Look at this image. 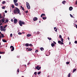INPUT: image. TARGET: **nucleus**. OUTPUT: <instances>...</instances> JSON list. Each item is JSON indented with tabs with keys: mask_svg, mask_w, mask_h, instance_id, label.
<instances>
[{
	"mask_svg": "<svg viewBox=\"0 0 77 77\" xmlns=\"http://www.w3.org/2000/svg\"><path fill=\"white\" fill-rule=\"evenodd\" d=\"M14 14H19L20 15L21 14L20 13V10L17 7L15 8V9H14Z\"/></svg>",
	"mask_w": 77,
	"mask_h": 77,
	"instance_id": "obj_1",
	"label": "nucleus"
},
{
	"mask_svg": "<svg viewBox=\"0 0 77 77\" xmlns=\"http://www.w3.org/2000/svg\"><path fill=\"white\" fill-rule=\"evenodd\" d=\"M60 40H60H59L58 41V43L60 45H64V43H63V38H61Z\"/></svg>",
	"mask_w": 77,
	"mask_h": 77,
	"instance_id": "obj_2",
	"label": "nucleus"
},
{
	"mask_svg": "<svg viewBox=\"0 0 77 77\" xmlns=\"http://www.w3.org/2000/svg\"><path fill=\"white\" fill-rule=\"evenodd\" d=\"M19 24L21 26H23V24L25 25V22L22 21L21 20H20L19 22Z\"/></svg>",
	"mask_w": 77,
	"mask_h": 77,
	"instance_id": "obj_3",
	"label": "nucleus"
},
{
	"mask_svg": "<svg viewBox=\"0 0 77 77\" xmlns=\"http://www.w3.org/2000/svg\"><path fill=\"white\" fill-rule=\"evenodd\" d=\"M26 6L27 9H30V6L28 2H26Z\"/></svg>",
	"mask_w": 77,
	"mask_h": 77,
	"instance_id": "obj_4",
	"label": "nucleus"
},
{
	"mask_svg": "<svg viewBox=\"0 0 77 77\" xmlns=\"http://www.w3.org/2000/svg\"><path fill=\"white\" fill-rule=\"evenodd\" d=\"M11 48V51H13L14 50V48L13 46H10V48Z\"/></svg>",
	"mask_w": 77,
	"mask_h": 77,
	"instance_id": "obj_5",
	"label": "nucleus"
},
{
	"mask_svg": "<svg viewBox=\"0 0 77 77\" xmlns=\"http://www.w3.org/2000/svg\"><path fill=\"white\" fill-rule=\"evenodd\" d=\"M38 20V18L36 17H35L33 18V20L34 21H36Z\"/></svg>",
	"mask_w": 77,
	"mask_h": 77,
	"instance_id": "obj_6",
	"label": "nucleus"
},
{
	"mask_svg": "<svg viewBox=\"0 0 77 77\" xmlns=\"http://www.w3.org/2000/svg\"><path fill=\"white\" fill-rule=\"evenodd\" d=\"M17 20L16 19H14V23L16 24L17 23Z\"/></svg>",
	"mask_w": 77,
	"mask_h": 77,
	"instance_id": "obj_7",
	"label": "nucleus"
},
{
	"mask_svg": "<svg viewBox=\"0 0 77 77\" xmlns=\"http://www.w3.org/2000/svg\"><path fill=\"white\" fill-rule=\"evenodd\" d=\"M23 46H25L26 47H28L29 46V44L28 43H26V44H23Z\"/></svg>",
	"mask_w": 77,
	"mask_h": 77,
	"instance_id": "obj_8",
	"label": "nucleus"
},
{
	"mask_svg": "<svg viewBox=\"0 0 77 77\" xmlns=\"http://www.w3.org/2000/svg\"><path fill=\"white\" fill-rule=\"evenodd\" d=\"M45 14H42L41 15V17H42L43 16H45Z\"/></svg>",
	"mask_w": 77,
	"mask_h": 77,
	"instance_id": "obj_9",
	"label": "nucleus"
},
{
	"mask_svg": "<svg viewBox=\"0 0 77 77\" xmlns=\"http://www.w3.org/2000/svg\"><path fill=\"white\" fill-rule=\"evenodd\" d=\"M39 66H38L36 67H35V69H37V70H39Z\"/></svg>",
	"mask_w": 77,
	"mask_h": 77,
	"instance_id": "obj_10",
	"label": "nucleus"
},
{
	"mask_svg": "<svg viewBox=\"0 0 77 77\" xmlns=\"http://www.w3.org/2000/svg\"><path fill=\"white\" fill-rule=\"evenodd\" d=\"M73 9V8L72 7H70L69 8V10L71 11H72Z\"/></svg>",
	"mask_w": 77,
	"mask_h": 77,
	"instance_id": "obj_11",
	"label": "nucleus"
},
{
	"mask_svg": "<svg viewBox=\"0 0 77 77\" xmlns=\"http://www.w3.org/2000/svg\"><path fill=\"white\" fill-rule=\"evenodd\" d=\"M66 1H62V3L63 4V5H65V3H66Z\"/></svg>",
	"mask_w": 77,
	"mask_h": 77,
	"instance_id": "obj_12",
	"label": "nucleus"
},
{
	"mask_svg": "<svg viewBox=\"0 0 77 77\" xmlns=\"http://www.w3.org/2000/svg\"><path fill=\"white\" fill-rule=\"evenodd\" d=\"M5 20H4V18L3 19H1V21H2V23H3L5 22Z\"/></svg>",
	"mask_w": 77,
	"mask_h": 77,
	"instance_id": "obj_13",
	"label": "nucleus"
},
{
	"mask_svg": "<svg viewBox=\"0 0 77 77\" xmlns=\"http://www.w3.org/2000/svg\"><path fill=\"white\" fill-rule=\"evenodd\" d=\"M31 35H31L30 34H28V35H27L26 36L28 37H29L31 36Z\"/></svg>",
	"mask_w": 77,
	"mask_h": 77,
	"instance_id": "obj_14",
	"label": "nucleus"
},
{
	"mask_svg": "<svg viewBox=\"0 0 77 77\" xmlns=\"http://www.w3.org/2000/svg\"><path fill=\"white\" fill-rule=\"evenodd\" d=\"M42 18H43V19L44 20H45L47 19V17H42Z\"/></svg>",
	"mask_w": 77,
	"mask_h": 77,
	"instance_id": "obj_15",
	"label": "nucleus"
},
{
	"mask_svg": "<svg viewBox=\"0 0 77 77\" xmlns=\"http://www.w3.org/2000/svg\"><path fill=\"white\" fill-rule=\"evenodd\" d=\"M51 46L52 47H54L55 46V45L54 44V43H52L51 44Z\"/></svg>",
	"mask_w": 77,
	"mask_h": 77,
	"instance_id": "obj_16",
	"label": "nucleus"
},
{
	"mask_svg": "<svg viewBox=\"0 0 77 77\" xmlns=\"http://www.w3.org/2000/svg\"><path fill=\"white\" fill-rule=\"evenodd\" d=\"M77 69H73V71L72 72L73 73H74V72L75 71H76Z\"/></svg>",
	"mask_w": 77,
	"mask_h": 77,
	"instance_id": "obj_17",
	"label": "nucleus"
},
{
	"mask_svg": "<svg viewBox=\"0 0 77 77\" xmlns=\"http://www.w3.org/2000/svg\"><path fill=\"white\" fill-rule=\"evenodd\" d=\"M18 1V0H14V3H16Z\"/></svg>",
	"mask_w": 77,
	"mask_h": 77,
	"instance_id": "obj_18",
	"label": "nucleus"
},
{
	"mask_svg": "<svg viewBox=\"0 0 77 77\" xmlns=\"http://www.w3.org/2000/svg\"><path fill=\"white\" fill-rule=\"evenodd\" d=\"M2 41L4 42H7V41L5 39H2Z\"/></svg>",
	"mask_w": 77,
	"mask_h": 77,
	"instance_id": "obj_19",
	"label": "nucleus"
},
{
	"mask_svg": "<svg viewBox=\"0 0 77 77\" xmlns=\"http://www.w3.org/2000/svg\"><path fill=\"white\" fill-rule=\"evenodd\" d=\"M40 50L41 51H43L44 50V49L43 48H41Z\"/></svg>",
	"mask_w": 77,
	"mask_h": 77,
	"instance_id": "obj_20",
	"label": "nucleus"
},
{
	"mask_svg": "<svg viewBox=\"0 0 77 77\" xmlns=\"http://www.w3.org/2000/svg\"><path fill=\"white\" fill-rule=\"evenodd\" d=\"M32 50V49H31L30 48H29V49H28V51H31Z\"/></svg>",
	"mask_w": 77,
	"mask_h": 77,
	"instance_id": "obj_21",
	"label": "nucleus"
},
{
	"mask_svg": "<svg viewBox=\"0 0 77 77\" xmlns=\"http://www.w3.org/2000/svg\"><path fill=\"white\" fill-rule=\"evenodd\" d=\"M20 8H21V9H22V10H23V11L24 10V8H23V7H22V6H20Z\"/></svg>",
	"mask_w": 77,
	"mask_h": 77,
	"instance_id": "obj_22",
	"label": "nucleus"
},
{
	"mask_svg": "<svg viewBox=\"0 0 77 77\" xmlns=\"http://www.w3.org/2000/svg\"><path fill=\"white\" fill-rule=\"evenodd\" d=\"M14 3V5H15L16 6H18V3Z\"/></svg>",
	"mask_w": 77,
	"mask_h": 77,
	"instance_id": "obj_23",
	"label": "nucleus"
},
{
	"mask_svg": "<svg viewBox=\"0 0 77 77\" xmlns=\"http://www.w3.org/2000/svg\"><path fill=\"white\" fill-rule=\"evenodd\" d=\"M5 54V52H1V51H0V54Z\"/></svg>",
	"mask_w": 77,
	"mask_h": 77,
	"instance_id": "obj_24",
	"label": "nucleus"
},
{
	"mask_svg": "<svg viewBox=\"0 0 77 77\" xmlns=\"http://www.w3.org/2000/svg\"><path fill=\"white\" fill-rule=\"evenodd\" d=\"M1 35H2V38L4 37L5 36L4 35V34H2V33H1Z\"/></svg>",
	"mask_w": 77,
	"mask_h": 77,
	"instance_id": "obj_25",
	"label": "nucleus"
},
{
	"mask_svg": "<svg viewBox=\"0 0 77 77\" xmlns=\"http://www.w3.org/2000/svg\"><path fill=\"white\" fill-rule=\"evenodd\" d=\"M2 31H4V32H5V29L3 28V29H2V30H1Z\"/></svg>",
	"mask_w": 77,
	"mask_h": 77,
	"instance_id": "obj_26",
	"label": "nucleus"
},
{
	"mask_svg": "<svg viewBox=\"0 0 77 77\" xmlns=\"http://www.w3.org/2000/svg\"><path fill=\"white\" fill-rule=\"evenodd\" d=\"M70 76H71V73H69L68 75V77H70Z\"/></svg>",
	"mask_w": 77,
	"mask_h": 77,
	"instance_id": "obj_27",
	"label": "nucleus"
},
{
	"mask_svg": "<svg viewBox=\"0 0 77 77\" xmlns=\"http://www.w3.org/2000/svg\"><path fill=\"white\" fill-rule=\"evenodd\" d=\"M0 28L1 29V30H2L3 28V26H0Z\"/></svg>",
	"mask_w": 77,
	"mask_h": 77,
	"instance_id": "obj_28",
	"label": "nucleus"
},
{
	"mask_svg": "<svg viewBox=\"0 0 77 77\" xmlns=\"http://www.w3.org/2000/svg\"><path fill=\"white\" fill-rule=\"evenodd\" d=\"M5 22L6 23H8L9 22V20L8 19H6L5 20Z\"/></svg>",
	"mask_w": 77,
	"mask_h": 77,
	"instance_id": "obj_29",
	"label": "nucleus"
},
{
	"mask_svg": "<svg viewBox=\"0 0 77 77\" xmlns=\"http://www.w3.org/2000/svg\"><path fill=\"white\" fill-rule=\"evenodd\" d=\"M41 72H37V74L39 75L40 74H41Z\"/></svg>",
	"mask_w": 77,
	"mask_h": 77,
	"instance_id": "obj_30",
	"label": "nucleus"
},
{
	"mask_svg": "<svg viewBox=\"0 0 77 77\" xmlns=\"http://www.w3.org/2000/svg\"><path fill=\"white\" fill-rule=\"evenodd\" d=\"M70 17L71 18H73L74 17L73 16L72 14H70Z\"/></svg>",
	"mask_w": 77,
	"mask_h": 77,
	"instance_id": "obj_31",
	"label": "nucleus"
},
{
	"mask_svg": "<svg viewBox=\"0 0 77 77\" xmlns=\"http://www.w3.org/2000/svg\"><path fill=\"white\" fill-rule=\"evenodd\" d=\"M6 3V2L5 1H3L2 3V4H5Z\"/></svg>",
	"mask_w": 77,
	"mask_h": 77,
	"instance_id": "obj_32",
	"label": "nucleus"
},
{
	"mask_svg": "<svg viewBox=\"0 0 77 77\" xmlns=\"http://www.w3.org/2000/svg\"><path fill=\"white\" fill-rule=\"evenodd\" d=\"M2 15L1 14H0V19L2 18Z\"/></svg>",
	"mask_w": 77,
	"mask_h": 77,
	"instance_id": "obj_33",
	"label": "nucleus"
},
{
	"mask_svg": "<svg viewBox=\"0 0 77 77\" xmlns=\"http://www.w3.org/2000/svg\"><path fill=\"white\" fill-rule=\"evenodd\" d=\"M29 46L31 47H32L33 46V45H32V44H30L29 45Z\"/></svg>",
	"mask_w": 77,
	"mask_h": 77,
	"instance_id": "obj_34",
	"label": "nucleus"
},
{
	"mask_svg": "<svg viewBox=\"0 0 77 77\" xmlns=\"http://www.w3.org/2000/svg\"><path fill=\"white\" fill-rule=\"evenodd\" d=\"M48 39L49 40H51L52 39L51 38H49V37L48 38Z\"/></svg>",
	"mask_w": 77,
	"mask_h": 77,
	"instance_id": "obj_35",
	"label": "nucleus"
},
{
	"mask_svg": "<svg viewBox=\"0 0 77 77\" xmlns=\"http://www.w3.org/2000/svg\"><path fill=\"white\" fill-rule=\"evenodd\" d=\"M38 52V50H36L35 51V53H37Z\"/></svg>",
	"mask_w": 77,
	"mask_h": 77,
	"instance_id": "obj_36",
	"label": "nucleus"
},
{
	"mask_svg": "<svg viewBox=\"0 0 77 77\" xmlns=\"http://www.w3.org/2000/svg\"><path fill=\"white\" fill-rule=\"evenodd\" d=\"M18 34L19 35H22V33L20 32H18Z\"/></svg>",
	"mask_w": 77,
	"mask_h": 77,
	"instance_id": "obj_37",
	"label": "nucleus"
},
{
	"mask_svg": "<svg viewBox=\"0 0 77 77\" xmlns=\"http://www.w3.org/2000/svg\"><path fill=\"white\" fill-rule=\"evenodd\" d=\"M37 74V72H35L34 73V74L35 75H36Z\"/></svg>",
	"mask_w": 77,
	"mask_h": 77,
	"instance_id": "obj_38",
	"label": "nucleus"
},
{
	"mask_svg": "<svg viewBox=\"0 0 77 77\" xmlns=\"http://www.w3.org/2000/svg\"><path fill=\"white\" fill-rule=\"evenodd\" d=\"M59 38H62V36L61 35H59Z\"/></svg>",
	"mask_w": 77,
	"mask_h": 77,
	"instance_id": "obj_39",
	"label": "nucleus"
},
{
	"mask_svg": "<svg viewBox=\"0 0 77 77\" xmlns=\"http://www.w3.org/2000/svg\"><path fill=\"white\" fill-rule=\"evenodd\" d=\"M7 25H5V26H4V28H6V27H7Z\"/></svg>",
	"mask_w": 77,
	"mask_h": 77,
	"instance_id": "obj_40",
	"label": "nucleus"
},
{
	"mask_svg": "<svg viewBox=\"0 0 77 77\" xmlns=\"http://www.w3.org/2000/svg\"><path fill=\"white\" fill-rule=\"evenodd\" d=\"M74 43H75V44H77V40H75V41Z\"/></svg>",
	"mask_w": 77,
	"mask_h": 77,
	"instance_id": "obj_41",
	"label": "nucleus"
},
{
	"mask_svg": "<svg viewBox=\"0 0 77 77\" xmlns=\"http://www.w3.org/2000/svg\"><path fill=\"white\" fill-rule=\"evenodd\" d=\"M13 21L14 20H13L12 19H11V22H13Z\"/></svg>",
	"mask_w": 77,
	"mask_h": 77,
	"instance_id": "obj_42",
	"label": "nucleus"
},
{
	"mask_svg": "<svg viewBox=\"0 0 77 77\" xmlns=\"http://www.w3.org/2000/svg\"><path fill=\"white\" fill-rule=\"evenodd\" d=\"M75 27L76 28H77V25L75 24Z\"/></svg>",
	"mask_w": 77,
	"mask_h": 77,
	"instance_id": "obj_43",
	"label": "nucleus"
},
{
	"mask_svg": "<svg viewBox=\"0 0 77 77\" xmlns=\"http://www.w3.org/2000/svg\"><path fill=\"white\" fill-rule=\"evenodd\" d=\"M2 8L3 9H4L5 8V7H2Z\"/></svg>",
	"mask_w": 77,
	"mask_h": 77,
	"instance_id": "obj_44",
	"label": "nucleus"
},
{
	"mask_svg": "<svg viewBox=\"0 0 77 77\" xmlns=\"http://www.w3.org/2000/svg\"><path fill=\"white\" fill-rule=\"evenodd\" d=\"M12 34H10V37H12Z\"/></svg>",
	"mask_w": 77,
	"mask_h": 77,
	"instance_id": "obj_45",
	"label": "nucleus"
},
{
	"mask_svg": "<svg viewBox=\"0 0 77 77\" xmlns=\"http://www.w3.org/2000/svg\"><path fill=\"white\" fill-rule=\"evenodd\" d=\"M66 64H69V62H66Z\"/></svg>",
	"mask_w": 77,
	"mask_h": 77,
	"instance_id": "obj_46",
	"label": "nucleus"
},
{
	"mask_svg": "<svg viewBox=\"0 0 77 77\" xmlns=\"http://www.w3.org/2000/svg\"><path fill=\"white\" fill-rule=\"evenodd\" d=\"M37 34H38L39 33V31L37 32Z\"/></svg>",
	"mask_w": 77,
	"mask_h": 77,
	"instance_id": "obj_47",
	"label": "nucleus"
},
{
	"mask_svg": "<svg viewBox=\"0 0 77 77\" xmlns=\"http://www.w3.org/2000/svg\"><path fill=\"white\" fill-rule=\"evenodd\" d=\"M57 28L55 30V31L56 32H57Z\"/></svg>",
	"mask_w": 77,
	"mask_h": 77,
	"instance_id": "obj_48",
	"label": "nucleus"
},
{
	"mask_svg": "<svg viewBox=\"0 0 77 77\" xmlns=\"http://www.w3.org/2000/svg\"><path fill=\"white\" fill-rule=\"evenodd\" d=\"M14 6L13 5H12V8H14Z\"/></svg>",
	"mask_w": 77,
	"mask_h": 77,
	"instance_id": "obj_49",
	"label": "nucleus"
},
{
	"mask_svg": "<svg viewBox=\"0 0 77 77\" xmlns=\"http://www.w3.org/2000/svg\"><path fill=\"white\" fill-rule=\"evenodd\" d=\"M53 42L54 43V44H57L56 43V42H55L54 41H53Z\"/></svg>",
	"mask_w": 77,
	"mask_h": 77,
	"instance_id": "obj_50",
	"label": "nucleus"
},
{
	"mask_svg": "<svg viewBox=\"0 0 77 77\" xmlns=\"http://www.w3.org/2000/svg\"><path fill=\"white\" fill-rule=\"evenodd\" d=\"M28 13V11H25V13H26V14H27V13Z\"/></svg>",
	"mask_w": 77,
	"mask_h": 77,
	"instance_id": "obj_51",
	"label": "nucleus"
},
{
	"mask_svg": "<svg viewBox=\"0 0 77 77\" xmlns=\"http://www.w3.org/2000/svg\"><path fill=\"white\" fill-rule=\"evenodd\" d=\"M31 64V63H30V62H29L28 63V65H29L30 64Z\"/></svg>",
	"mask_w": 77,
	"mask_h": 77,
	"instance_id": "obj_52",
	"label": "nucleus"
},
{
	"mask_svg": "<svg viewBox=\"0 0 77 77\" xmlns=\"http://www.w3.org/2000/svg\"><path fill=\"white\" fill-rule=\"evenodd\" d=\"M39 67V70L40 69H41V66Z\"/></svg>",
	"mask_w": 77,
	"mask_h": 77,
	"instance_id": "obj_53",
	"label": "nucleus"
},
{
	"mask_svg": "<svg viewBox=\"0 0 77 77\" xmlns=\"http://www.w3.org/2000/svg\"><path fill=\"white\" fill-rule=\"evenodd\" d=\"M5 13H7V11H5Z\"/></svg>",
	"mask_w": 77,
	"mask_h": 77,
	"instance_id": "obj_54",
	"label": "nucleus"
},
{
	"mask_svg": "<svg viewBox=\"0 0 77 77\" xmlns=\"http://www.w3.org/2000/svg\"><path fill=\"white\" fill-rule=\"evenodd\" d=\"M75 24H77V21H75Z\"/></svg>",
	"mask_w": 77,
	"mask_h": 77,
	"instance_id": "obj_55",
	"label": "nucleus"
},
{
	"mask_svg": "<svg viewBox=\"0 0 77 77\" xmlns=\"http://www.w3.org/2000/svg\"><path fill=\"white\" fill-rule=\"evenodd\" d=\"M19 69H17V72H19Z\"/></svg>",
	"mask_w": 77,
	"mask_h": 77,
	"instance_id": "obj_56",
	"label": "nucleus"
},
{
	"mask_svg": "<svg viewBox=\"0 0 77 77\" xmlns=\"http://www.w3.org/2000/svg\"><path fill=\"white\" fill-rule=\"evenodd\" d=\"M57 29V28L56 27H55L54 28V29Z\"/></svg>",
	"mask_w": 77,
	"mask_h": 77,
	"instance_id": "obj_57",
	"label": "nucleus"
},
{
	"mask_svg": "<svg viewBox=\"0 0 77 77\" xmlns=\"http://www.w3.org/2000/svg\"><path fill=\"white\" fill-rule=\"evenodd\" d=\"M2 37V36H1V35H0V38H1Z\"/></svg>",
	"mask_w": 77,
	"mask_h": 77,
	"instance_id": "obj_58",
	"label": "nucleus"
},
{
	"mask_svg": "<svg viewBox=\"0 0 77 77\" xmlns=\"http://www.w3.org/2000/svg\"><path fill=\"white\" fill-rule=\"evenodd\" d=\"M2 22V21L1 20H0V23H1Z\"/></svg>",
	"mask_w": 77,
	"mask_h": 77,
	"instance_id": "obj_59",
	"label": "nucleus"
},
{
	"mask_svg": "<svg viewBox=\"0 0 77 77\" xmlns=\"http://www.w3.org/2000/svg\"><path fill=\"white\" fill-rule=\"evenodd\" d=\"M75 5H77V1L75 2Z\"/></svg>",
	"mask_w": 77,
	"mask_h": 77,
	"instance_id": "obj_60",
	"label": "nucleus"
},
{
	"mask_svg": "<svg viewBox=\"0 0 77 77\" xmlns=\"http://www.w3.org/2000/svg\"><path fill=\"white\" fill-rule=\"evenodd\" d=\"M39 23H41V21H39Z\"/></svg>",
	"mask_w": 77,
	"mask_h": 77,
	"instance_id": "obj_61",
	"label": "nucleus"
},
{
	"mask_svg": "<svg viewBox=\"0 0 77 77\" xmlns=\"http://www.w3.org/2000/svg\"><path fill=\"white\" fill-rule=\"evenodd\" d=\"M2 25V23H1L0 24V26H1Z\"/></svg>",
	"mask_w": 77,
	"mask_h": 77,
	"instance_id": "obj_62",
	"label": "nucleus"
},
{
	"mask_svg": "<svg viewBox=\"0 0 77 77\" xmlns=\"http://www.w3.org/2000/svg\"><path fill=\"white\" fill-rule=\"evenodd\" d=\"M68 39L69 40V37L68 38Z\"/></svg>",
	"mask_w": 77,
	"mask_h": 77,
	"instance_id": "obj_63",
	"label": "nucleus"
},
{
	"mask_svg": "<svg viewBox=\"0 0 77 77\" xmlns=\"http://www.w3.org/2000/svg\"><path fill=\"white\" fill-rule=\"evenodd\" d=\"M50 76L49 75L48 76V77H49Z\"/></svg>",
	"mask_w": 77,
	"mask_h": 77,
	"instance_id": "obj_64",
	"label": "nucleus"
}]
</instances>
